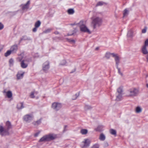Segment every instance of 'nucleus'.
Masks as SVG:
<instances>
[{"label": "nucleus", "instance_id": "aec40b11", "mask_svg": "<svg viewBox=\"0 0 148 148\" xmlns=\"http://www.w3.org/2000/svg\"><path fill=\"white\" fill-rule=\"evenodd\" d=\"M142 51L143 53L145 54H146L148 53V51L145 46H144L143 47L142 49Z\"/></svg>", "mask_w": 148, "mask_h": 148}, {"label": "nucleus", "instance_id": "6e6d98bb", "mask_svg": "<svg viewBox=\"0 0 148 148\" xmlns=\"http://www.w3.org/2000/svg\"><path fill=\"white\" fill-rule=\"evenodd\" d=\"M98 49H99L98 47H97L95 49H96V50H97Z\"/></svg>", "mask_w": 148, "mask_h": 148}, {"label": "nucleus", "instance_id": "4d7b16f0", "mask_svg": "<svg viewBox=\"0 0 148 148\" xmlns=\"http://www.w3.org/2000/svg\"><path fill=\"white\" fill-rule=\"evenodd\" d=\"M146 86H147V88H148V84H146Z\"/></svg>", "mask_w": 148, "mask_h": 148}, {"label": "nucleus", "instance_id": "72a5a7b5", "mask_svg": "<svg viewBox=\"0 0 148 148\" xmlns=\"http://www.w3.org/2000/svg\"><path fill=\"white\" fill-rule=\"evenodd\" d=\"M99 145L98 144H95L92 146V148H99Z\"/></svg>", "mask_w": 148, "mask_h": 148}, {"label": "nucleus", "instance_id": "49530a36", "mask_svg": "<svg viewBox=\"0 0 148 148\" xmlns=\"http://www.w3.org/2000/svg\"><path fill=\"white\" fill-rule=\"evenodd\" d=\"M41 23L39 21H38V27L40 25Z\"/></svg>", "mask_w": 148, "mask_h": 148}, {"label": "nucleus", "instance_id": "2f4dec72", "mask_svg": "<svg viewBox=\"0 0 148 148\" xmlns=\"http://www.w3.org/2000/svg\"><path fill=\"white\" fill-rule=\"evenodd\" d=\"M111 55V53H106V55L105 57L107 59H109L110 57V55Z\"/></svg>", "mask_w": 148, "mask_h": 148}, {"label": "nucleus", "instance_id": "a211bd4d", "mask_svg": "<svg viewBox=\"0 0 148 148\" xmlns=\"http://www.w3.org/2000/svg\"><path fill=\"white\" fill-rule=\"evenodd\" d=\"M80 132L82 135H86L88 133V130L86 129H82L80 130Z\"/></svg>", "mask_w": 148, "mask_h": 148}, {"label": "nucleus", "instance_id": "8fccbe9b", "mask_svg": "<svg viewBox=\"0 0 148 148\" xmlns=\"http://www.w3.org/2000/svg\"><path fill=\"white\" fill-rule=\"evenodd\" d=\"M105 146L106 147H107L108 146V144L107 143H105Z\"/></svg>", "mask_w": 148, "mask_h": 148}, {"label": "nucleus", "instance_id": "9b49d317", "mask_svg": "<svg viewBox=\"0 0 148 148\" xmlns=\"http://www.w3.org/2000/svg\"><path fill=\"white\" fill-rule=\"evenodd\" d=\"M137 93H125L123 94V96L127 97H133L137 95Z\"/></svg>", "mask_w": 148, "mask_h": 148}, {"label": "nucleus", "instance_id": "bf43d9fd", "mask_svg": "<svg viewBox=\"0 0 148 148\" xmlns=\"http://www.w3.org/2000/svg\"><path fill=\"white\" fill-rule=\"evenodd\" d=\"M147 58V61L148 62V58Z\"/></svg>", "mask_w": 148, "mask_h": 148}, {"label": "nucleus", "instance_id": "3c124183", "mask_svg": "<svg viewBox=\"0 0 148 148\" xmlns=\"http://www.w3.org/2000/svg\"><path fill=\"white\" fill-rule=\"evenodd\" d=\"M67 40L68 41H69V42H73L74 40H70L69 39H67Z\"/></svg>", "mask_w": 148, "mask_h": 148}, {"label": "nucleus", "instance_id": "603ef678", "mask_svg": "<svg viewBox=\"0 0 148 148\" xmlns=\"http://www.w3.org/2000/svg\"><path fill=\"white\" fill-rule=\"evenodd\" d=\"M3 92H5V91H4ZM6 92L9 93V92H11L10 91H8V92Z\"/></svg>", "mask_w": 148, "mask_h": 148}, {"label": "nucleus", "instance_id": "5701e85b", "mask_svg": "<svg viewBox=\"0 0 148 148\" xmlns=\"http://www.w3.org/2000/svg\"><path fill=\"white\" fill-rule=\"evenodd\" d=\"M67 12L69 14H72L74 13V11L73 9H69L67 10Z\"/></svg>", "mask_w": 148, "mask_h": 148}, {"label": "nucleus", "instance_id": "a18cd8bd", "mask_svg": "<svg viewBox=\"0 0 148 148\" xmlns=\"http://www.w3.org/2000/svg\"><path fill=\"white\" fill-rule=\"evenodd\" d=\"M67 127V125H65L64 127V129L63 130L64 132H65L67 130V129H66Z\"/></svg>", "mask_w": 148, "mask_h": 148}, {"label": "nucleus", "instance_id": "20e7f679", "mask_svg": "<svg viewBox=\"0 0 148 148\" xmlns=\"http://www.w3.org/2000/svg\"><path fill=\"white\" fill-rule=\"evenodd\" d=\"M31 61V59L29 58L21 60L20 61L21 67L23 69L26 68L28 66V63Z\"/></svg>", "mask_w": 148, "mask_h": 148}, {"label": "nucleus", "instance_id": "e433bc0d", "mask_svg": "<svg viewBox=\"0 0 148 148\" xmlns=\"http://www.w3.org/2000/svg\"><path fill=\"white\" fill-rule=\"evenodd\" d=\"M35 27L33 29V32H36V28H37V22L35 23Z\"/></svg>", "mask_w": 148, "mask_h": 148}, {"label": "nucleus", "instance_id": "7ed1b4c3", "mask_svg": "<svg viewBox=\"0 0 148 148\" xmlns=\"http://www.w3.org/2000/svg\"><path fill=\"white\" fill-rule=\"evenodd\" d=\"M92 24L93 25L94 29L96 28V26H99L101 23V19L99 18L96 17L95 18H92Z\"/></svg>", "mask_w": 148, "mask_h": 148}, {"label": "nucleus", "instance_id": "4468645a", "mask_svg": "<svg viewBox=\"0 0 148 148\" xmlns=\"http://www.w3.org/2000/svg\"><path fill=\"white\" fill-rule=\"evenodd\" d=\"M24 73V72H22L21 73V72H18L16 75L17 79H19L22 78L23 77Z\"/></svg>", "mask_w": 148, "mask_h": 148}, {"label": "nucleus", "instance_id": "7c9ffc66", "mask_svg": "<svg viewBox=\"0 0 148 148\" xmlns=\"http://www.w3.org/2000/svg\"><path fill=\"white\" fill-rule=\"evenodd\" d=\"M52 29L51 28L48 29H47L45 30L43 32L44 33H47L50 32Z\"/></svg>", "mask_w": 148, "mask_h": 148}, {"label": "nucleus", "instance_id": "4be33fe9", "mask_svg": "<svg viewBox=\"0 0 148 148\" xmlns=\"http://www.w3.org/2000/svg\"><path fill=\"white\" fill-rule=\"evenodd\" d=\"M119 60V58L118 56L116 57L115 58V60L116 62V64L117 67H118L119 64L120 62Z\"/></svg>", "mask_w": 148, "mask_h": 148}, {"label": "nucleus", "instance_id": "79ce46f5", "mask_svg": "<svg viewBox=\"0 0 148 148\" xmlns=\"http://www.w3.org/2000/svg\"><path fill=\"white\" fill-rule=\"evenodd\" d=\"M30 97L31 98H33L35 97L34 93H31L30 95Z\"/></svg>", "mask_w": 148, "mask_h": 148}, {"label": "nucleus", "instance_id": "f8f14e48", "mask_svg": "<svg viewBox=\"0 0 148 148\" xmlns=\"http://www.w3.org/2000/svg\"><path fill=\"white\" fill-rule=\"evenodd\" d=\"M71 97L73 100H75L79 95V93H71Z\"/></svg>", "mask_w": 148, "mask_h": 148}, {"label": "nucleus", "instance_id": "5fc2aeb1", "mask_svg": "<svg viewBox=\"0 0 148 148\" xmlns=\"http://www.w3.org/2000/svg\"><path fill=\"white\" fill-rule=\"evenodd\" d=\"M34 136H35L36 137V136H37V133H36L35 135H34Z\"/></svg>", "mask_w": 148, "mask_h": 148}, {"label": "nucleus", "instance_id": "680f3d73", "mask_svg": "<svg viewBox=\"0 0 148 148\" xmlns=\"http://www.w3.org/2000/svg\"><path fill=\"white\" fill-rule=\"evenodd\" d=\"M1 50H0V51H1Z\"/></svg>", "mask_w": 148, "mask_h": 148}, {"label": "nucleus", "instance_id": "ea45409f", "mask_svg": "<svg viewBox=\"0 0 148 148\" xmlns=\"http://www.w3.org/2000/svg\"><path fill=\"white\" fill-rule=\"evenodd\" d=\"M4 27L3 25L1 22H0V30L2 29Z\"/></svg>", "mask_w": 148, "mask_h": 148}, {"label": "nucleus", "instance_id": "423d86ee", "mask_svg": "<svg viewBox=\"0 0 148 148\" xmlns=\"http://www.w3.org/2000/svg\"><path fill=\"white\" fill-rule=\"evenodd\" d=\"M61 107V104L58 102H54L52 104L51 106L52 108L56 111L58 110Z\"/></svg>", "mask_w": 148, "mask_h": 148}, {"label": "nucleus", "instance_id": "b1692460", "mask_svg": "<svg viewBox=\"0 0 148 148\" xmlns=\"http://www.w3.org/2000/svg\"><path fill=\"white\" fill-rule=\"evenodd\" d=\"M142 109L140 106H138L136 108V112L137 113H139L141 112Z\"/></svg>", "mask_w": 148, "mask_h": 148}, {"label": "nucleus", "instance_id": "864d4df0", "mask_svg": "<svg viewBox=\"0 0 148 148\" xmlns=\"http://www.w3.org/2000/svg\"><path fill=\"white\" fill-rule=\"evenodd\" d=\"M54 33L56 34H58V32H54Z\"/></svg>", "mask_w": 148, "mask_h": 148}, {"label": "nucleus", "instance_id": "bb28decb", "mask_svg": "<svg viewBox=\"0 0 148 148\" xmlns=\"http://www.w3.org/2000/svg\"><path fill=\"white\" fill-rule=\"evenodd\" d=\"M128 10L126 9H125L123 11V17L125 16H127L128 14Z\"/></svg>", "mask_w": 148, "mask_h": 148}, {"label": "nucleus", "instance_id": "ddd939ff", "mask_svg": "<svg viewBox=\"0 0 148 148\" xmlns=\"http://www.w3.org/2000/svg\"><path fill=\"white\" fill-rule=\"evenodd\" d=\"M18 49L17 45H14L11 47L10 50L12 52H16L17 50Z\"/></svg>", "mask_w": 148, "mask_h": 148}, {"label": "nucleus", "instance_id": "4c0bfd02", "mask_svg": "<svg viewBox=\"0 0 148 148\" xmlns=\"http://www.w3.org/2000/svg\"><path fill=\"white\" fill-rule=\"evenodd\" d=\"M147 29V27H145V28L143 29L142 30V32L143 33H145L146 32V30Z\"/></svg>", "mask_w": 148, "mask_h": 148}, {"label": "nucleus", "instance_id": "c85d7f7f", "mask_svg": "<svg viewBox=\"0 0 148 148\" xmlns=\"http://www.w3.org/2000/svg\"><path fill=\"white\" fill-rule=\"evenodd\" d=\"M123 91V88L122 87H119L117 90V92H122Z\"/></svg>", "mask_w": 148, "mask_h": 148}, {"label": "nucleus", "instance_id": "c03bdc74", "mask_svg": "<svg viewBox=\"0 0 148 148\" xmlns=\"http://www.w3.org/2000/svg\"><path fill=\"white\" fill-rule=\"evenodd\" d=\"M111 55H112V57H113L115 58L116 57L118 56H117V54H115L114 53H111Z\"/></svg>", "mask_w": 148, "mask_h": 148}, {"label": "nucleus", "instance_id": "f257e3e1", "mask_svg": "<svg viewBox=\"0 0 148 148\" xmlns=\"http://www.w3.org/2000/svg\"><path fill=\"white\" fill-rule=\"evenodd\" d=\"M56 138L57 135L56 134L51 133L43 136L39 140V142L50 141L54 140Z\"/></svg>", "mask_w": 148, "mask_h": 148}, {"label": "nucleus", "instance_id": "de8ad7c7", "mask_svg": "<svg viewBox=\"0 0 148 148\" xmlns=\"http://www.w3.org/2000/svg\"><path fill=\"white\" fill-rule=\"evenodd\" d=\"M117 68L118 69V72H119V73L120 74H121V75H122V73H121V72H120V69L118 68V67H117Z\"/></svg>", "mask_w": 148, "mask_h": 148}, {"label": "nucleus", "instance_id": "473e14b6", "mask_svg": "<svg viewBox=\"0 0 148 148\" xmlns=\"http://www.w3.org/2000/svg\"><path fill=\"white\" fill-rule=\"evenodd\" d=\"M104 3H104L103 2H101V1L97 3L96 6H98L102 5H103Z\"/></svg>", "mask_w": 148, "mask_h": 148}, {"label": "nucleus", "instance_id": "37998d69", "mask_svg": "<svg viewBox=\"0 0 148 148\" xmlns=\"http://www.w3.org/2000/svg\"><path fill=\"white\" fill-rule=\"evenodd\" d=\"M148 45V39L146 40L145 42V44L144 46H146Z\"/></svg>", "mask_w": 148, "mask_h": 148}, {"label": "nucleus", "instance_id": "f704fd0d", "mask_svg": "<svg viewBox=\"0 0 148 148\" xmlns=\"http://www.w3.org/2000/svg\"><path fill=\"white\" fill-rule=\"evenodd\" d=\"M138 91V89L135 88H133V89H132V90L130 91V92H136Z\"/></svg>", "mask_w": 148, "mask_h": 148}, {"label": "nucleus", "instance_id": "f03ea898", "mask_svg": "<svg viewBox=\"0 0 148 148\" xmlns=\"http://www.w3.org/2000/svg\"><path fill=\"white\" fill-rule=\"evenodd\" d=\"M81 31L90 34L91 32L86 26V21L83 20L81 21L78 23Z\"/></svg>", "mask_w": 148, "mask_h": 148}, {"label": "nucleus", "instance_id": "0eeeda50", "mask_svg": "<svg viewBox=\"0 0 148 148\" xmlns=\"http://www.w3.org/2000/svg\"><path fill=\"white\" fill-rule=\"evenodd\" d=\"M34 118V116L32 114H28L25 115L23 118L24 121L26 122H29L32 120Z\"/></svg>", "mask_w": 148, "mask_h": 148}, {"label": "nucleus", "instance_id": "dca6fc26", "mask_svg": "<svg viewBox=\"0 0 148 148\" xmlns=\"http://www.w3.org/2000/svg\"><path fill=\"white\" fill-rule=\"evenodd\" d=\"M6 127L8 129V130H9L10 129H11L12 127V126L11 123L10 122L8 121H7L6 123Z\"/></svg>", "mask_w": 148, "mask_h": 148}, {"label": "nucleus", "instance_id": "a878e982", "mask_svg": "<svg viewBox=\"0 0 148 148\" xmlns=\"http://www.w3.org/2000/svg\"><path fill=\"white\" fill-rule=\"evenodd\" d=\"M12 53L11 51L10 50L8 51L5 54V57H7L8 56H9L11 53Z\"/></svg>", "mask_w": 148, "mask_h": 148}, {"label": "nucleus", "instance_id": "052dcab7", "mask_svg": "<svg viewBox=\"0 0 148 148\" xmlns=\"http://www.w3.org/2000/svg\"><path fill=\"white\" fill-rule=\"evenodd\" d=\"M40 132H38L37 133V134H38V133H39Z\"/></svg>", "mask_w": 148, "mask_h": 148}, {"label": "nucleus", "instance_id": "cd10ccee", "mask_svg": "<svg viewBox=\"0 0 148 148\" xmlns=\"http://www.w3.org/2000/svg\"><path fill=\"white\" fill-rule=\"evenodd\" d=\"M12 93H6V96L8 98H11L12 97Z\"/></svg>", "mask_w": 148, "mask_h": 148}, {"label": "nucleus", "instance_id": "6ab92c4d", "mask_svg": "<svg viewBox=\"0 0 148 148\" xmlns=\"http://www.w3.org/2000/svg\"><path fill=\"white\" fill-rule=\"evenodd\" d=\"M8 130L7 129L6 130L4 129L3 130V135H1L2 136H5L9 134Z\"/></svg>", "mask_w": 148, "mask_h": 148}, {"label": "nucleus", "instance_id": "393cba45", "mask_svg": "<svg viewBox=\"0 0 148 148\" xmlns=\"http://www.w3.org/2000/svg\"><path fill=\"white\" fill-rule=\"evenodd\" d=\"M92 108L91 106L88 105H86L84 107V109L86 111L91 109Z\"/></svg>", "mask_w": 148, "mask_h": 148}, {"label": "nucleus", "instance_id": "39448f33", "mask_svg": "<svg viewBox=\"0 0 148 148\" xmlns=\"http://www.w3.org/2000/svg\"><path fill=\"white\" fill-rule=\"evenodd\" d=\"M90 143V141L89 139H85L82 142L81 145V147L82 148H84L89 146Z\"/></svg>", "mask_w": 148, "mask_h": 148}, {"label": "nucleus", "instance_id": "58836bf2", "mask_svg": "<svg viewBox=\"0 0 148 148\" xmlns=\"http://www.w3.org/2000/svg\"><path fill=\"white\" fill-rule=\"evenodd\" d=\"M66 64V61L65 60H63L62 62L60 64L61 65H65Z\"/></svg>", "mask_w": 148, "mask_h": 148}, {"label": "nucleus", "instance_id": "c756f323", "mask_svg": "<svg viewBox=\"0 0 148 148\" xmlns=\"http://www.w3.org/2000/svg\"><path fill=\"white\" fill-rule=\"evenodd\" d=\"M4 127L0 125V134L1 135H3V130Z\"/></svg>", "mask_w": 148, "mask_h": 148}, {"label": "nucleus", "instance_id": "c9c22d12", "mask_svg": "<svg viewBox=\"0 0 148 148\" xmlns=\"http://www.w3.org/2000/svg\"><path fill=\"white\" fill-rule=\"evenodd\" d=\"M132 33L131 31H129L128 32L127 36L128 37H130L132 36Z\"/></svg>", "mask_w": 148, "mask_h": 148}, {"label": "nucleus", "instance_id": "09e8293b", "mask_svg": "<svg viewBox=\"0 0 148 148\" xmlns=\"http://www.w3.org/2000/svg\"><path fill=\"white\" fill-rule=\"evenodd\" d=\"M41 123V119H40L38 121V124H40Z\"/></svg>", "mask_w": 148, "mask_h": 148}, {"label": "nucleus", "instance_id": "1a4fd4ad", "mask_svg": "<svg viewBox=\"0 0 148 148\" xmlns=\"http://www.w3.org/2000/svg\"><path fill=\"white\" fill-rule=\"evenodd\" d=\"M30 3V1H28L27 3L24 5H21L22 10H27L29 8V5Z\"/></svg>", "mask_w": 148, "mask_h": 148}, {"label": "nucleus", "instance_id": "2eb2a0df", "mask_svg": "<svg viewBox=\"0 0 148 148\" xmlns=\"http://www.w3.org/2000/svg\"><path fill=\"white\" fill-rule=\"evenodd\" d=\"M99 139L101 141H104L106 139V136L103 133H101L99 135Z\"/></svg>", "mask_w": 148, "mask_h": 148}, {"label": "nucleus", "instance_id": "412c9836", "mask_svg": "<svg viewBox=\"0 0 148 148\" xmlns=\"http://www.w3.org/2000/svg\"><path fill=\"white\" fill-rule=\"evenodd\" d=\"M110 133L112 135H114L116 136V130L111 129L110 130Z\"/></svg>", "mask_w": 148, "mask_h": 148}, {"label": "nucleus", "instance_id": "6e6552de", "mask_svg": "<svg viewBox=\"0 0 148 148\" xmlns=\"http://www.w3.org/2000/svg\"><path fill=\"white\" fill-rule=\"evenodd\" d=\"M49 68V63L48 61L44 62L42 65V69L45 72L47 71Z\"/></svg>", "mask_w": 148, "mask_h": 148}, {"label": "nucleus", "instance_id": "a19ab883", "mask_svg": "<svg viewBox=\"0 0 148 148\" xmlns=\"http://www.w3.org/2000/svg\"><path fill=\"white\" fill-rule=\"evenodd\" d=\"M9 62L10 64H12L14 62V60L12 59H11L10 60Z\"/></svg>", "mask_w": 148, "mask_h": 148}, {"label": "nucleus", "instance_id": "9d476101", "mask_svg": "<svg viewBox=\"0 0 148 148\" xmlns=\"http://www.w3.org/2000/svg\"><path fill=\"white\" fill-rule=\"evenodd\" d=\"M123 94H125V93H117L116 100L117 101H120L122 99Z\"/></svg>", "mask_w": 148, "mask_h": 148}, {"label": "nucleus", "instance_id": "f3484780", "mask_svg": "<svg viewBox=\"0 0 148 148\" xmlns=\"http://www.w3.org/2000/svg\"><path fill=\"white\" fill-rule=\"evenodd\" d=\"M17 107L18 109H21L23 108L24 107L23 103L21 102L18 103L17 105Z\"/></svg>", "mask_w": 148, "mask_h": 148}, {"label": "nucleus", "instance_id": "13d9d810", "mask_svg": "<svg viewBox=\"0 0 148 148\" xmlns=\"http://www.w3.org/2000/svg\"><path fill=\"white\" fill-rule=\"evenodd\" d=\"M76 25V24H71V25Z\"/></svg>", "mask_w": 148, "mask_h": 148}]
</instances>
